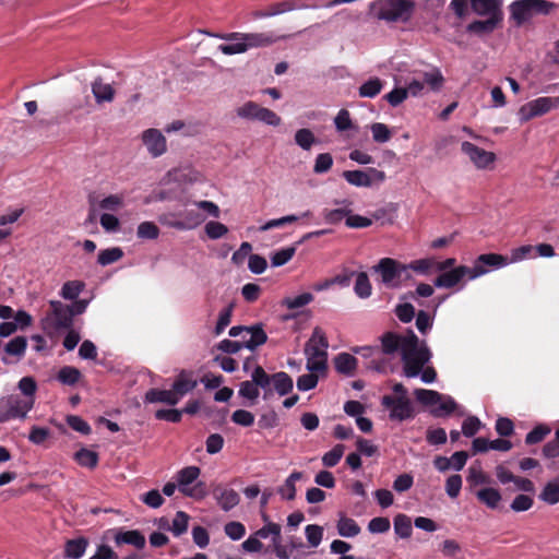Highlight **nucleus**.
Instances as JSON below:
<instances>
[{
	"mask_svg": "<svg viewBox=\"0 0 559 559\" xmlns=\"http://www.w3.org/2000/svg\"><path fill=\"white\" fill-rule=\"evenodd\" d=\"M223 40H242L246 51L252 48L269 47L276 43L280 37H276L273 33H225L217 35Z\"/></svg>",
	"mask_w": 559,
	"mask_h": 559,
	"instance_id": "0eeeda50",
	"label": "nucleus"
},
{
	"mask_svg": "<svg viewBox=\"0 0 559 559\" xmlns=\"http://www.w3.org/2000/svg\"><path fill=\"white\" fill-rule=\"evenodd\" d=\"M383 88V81L379 78H371L362 83L358 88L360 97L373 98L381 93Z\"/></svg>",
	"mask_w": 559,
	"mask_h": 559,
	"instance_id": "f704fd0d",
	"label": "nucleus"
},
{
	"mask_svg": "<svg viewBox=\"0 0 559 559\" xmlns=\"http://www.w3.org/2000/svg\"><path fill=\"white\" fill-rule=\"evenodd\" d=\"M281 525L274 522H267L263 527L259 528L254 535L259 538L272 537L273 545L275 547L281 546Z\"/></svg>",
	"mask_w": 559,
	"mask_h": 559,
	"instance_id": "c9c22d12",
	"label": "nucleus"
},
{
	"mask_svg": "<svg viewBox=\"0 0 559 559\" xmlns=\"http://www.w3.org/2000/svg\"><path fill=\"white\" fill-rule=\"evenodd\" d=\"M461 150L469 157L477 168H486L496 159V155L493 153L485 151L468 141H464L462 143Z\"/></svg>",
	"mask_w": 559,
	"mask_h": 559,
	"instance_id": "2eb2a0df",
	"label": "nucleus"
},
{
	"mask_svg": "<svg viewBox=\"0 0 559 559\" xmlns=\"http://www.w3.org/2000/svg\"><path fill=\"white\" fill-rule=\"evenodd\" d=\"M136 236L140 239H156L159 236V228L153 222H143L138 226Z\"/></svg>",
	"mask_w": 559,
	"mask_h": 559,
	"instance_id": "3c124183",
	"label": "nucleus"
},
{
	"mask_svg": "<svg viewBox=\"0 0 559 559\" xmlns=\"http://www.w3.org/2000/svg\"><path fill=\"white\" fill-rule=\"evenodd\" d=\"M394 312L399 320L403 323L411 322L415 317V308L412 304L408 302L397 305Z\"/></svg>",
	"mask_w": 559,
	"mask_h": 559,
	"instance_id": "774afa93",
	"label": "nucleus"
},
{
	"mask_svg": "<svg viewBox=\"0 0 559 559\" xmlns=\"http://www.w3.org/2000/svg\"><path fill=\"white\" fill-rule=\"evenodd\" d=\"M269 388H272L278 395L284 396L293 391L294 382L293 378L285 371H278L273 374H269Z\"/></svg>",
	"mask_w": 559,
	"mask_h": 559,
	"instance_id": "4be33fe9",
	"label": "nucleus"
},
{
	"mask_svg": "<svg viewBox=\"0 0 559 559\" xmlns=\"http://www.w3.org/2000/svg\"><path fill=\"white\" fill-rule=\"evenodd\" d=\"M142 141L153 157L163 155L167 150L166 138L158 129H147L142 133Z\"/></svg>",
	"mask_w": 559,
	"mask_h": 559,
	"instance_id": "f3484780",
	"label": "nucleus"
},
{
	"mask_svg": "<svg viewBox=\"0 0 559 559\" xmlns=\"http://www.w3.org/2000/svg\"><path fill=\"white\" fill-rule=\"evenodd\" d=\"M333 166V157L330 153H321L316 157L313 165L314 174L328 173Z\"/></svg>",
	"mask_w": 559,
	"mask_h": 559,
	"instance_id": "bf43d9fd",
	"label": "nucleus"
},
{
	"mask_svg": "<svg viewBox=\"0 0 559 559\" xmlns=\"http://www.w3.org/2000/svg\"><path fill=\"white\" fill-rule=\"evenodd\" d=\"M114 540L117 546L128 544L138 549L144 548L146 543L145 536L138 530L118 531L114 536Z\"/></svg>",
	"mask_w": 559,
	"mask_h": 559,
	"instance_id": "393cba45",
	"label": "nucleus"
},
{
	"mask_svg": "<svg viewBox=\"0 0 559 559\" xmlns=\"http://www.w3.org/2000/svg\"><path fill=\"white\" fill-rule=\"evenodd\" d=\"M381 404L390 409V419L406 420L414 417V409L408 396L384 395Z\"/></svg>",
	"mask_w": 559,
	"mask_h": 559,
	"instance_id": "9d476101",
	"label": "nucleus"
},
{
	"mask_svg": "<svg viewBox=\"0 0 559 559\" xmlns=\"http://www.w3.org/2000/svg\"><path fill=\"white\" fill-rule=\"evenodd\" d=\"M225 534L233 540L241 539L246 534V527L242 523L231 521L225 524Z\"/></svg>",
	"mask_w": 559,
	"mask_h": 559,
	"instance_id": "0e129e2a",
	"label": "nucleus"
},
{
	"mask_svg": "<svg viewBox=\"0 0 559 559\" xmlns=\"http://www.w3.org/2000/svg\"><path fill=\"white\" fill-rule=\"evenodd\" d=\"M357 365V358L348 353H340L334 358L335 370L341 374L354 376Z\"/></svg>",
	"mask_w": 559,
	"mask_h": 559,
	"instance_id": "bb28decb",
	"label": "nucleus"
},
{
	"mask_svg": "<svg viewBox=\"0 0 559 559\" xmlns=\"http://www.w3.org/2000/svg\"><path fill=\"white\" fill-rule=\"evenodd\" d=\"M550 428L547 425H537L525 437V443L528 445L542 442L549 433Z\"/></svg>",
	"mask_w": 559,
	"mask_h": 559,
	"instance_id": "09e8293b",
	"label": "nucleus"
},
{
	"mask_svg": "<svg viewBox=\"0 0 559 559\" xmlns=\"http://www.w3.org/2000/svg\"><path fill=\"white\" fill-rule=\"evenodd\" d=\"M343 178L355 187H370L374 182H383L385 173L377 168H368L367 170H345Z\"/></svg>",
	"mask_w": 559,
	"mask_h": 559,
	"instance_id": "9b49d317",
	"label": "nucleus"
},
{
	"mask_svg": "<svg viewBox=\"0 0 559 559\" xmlns=\"http://www.w3.org/2000/svg\"><path fill=\"white\" fill-rule=\"evenodd\" d=\"M414 395L423 405H436L443 399L442 394L439 392L427 389H416Z\"/></svg>",
	"mask_w": 559,
	"mask_h": 559,
	"instance_id": "37998d69",
	"label": "nucleus"
},
{
	"mask_svg": "<svg viewBox=\"0 0 559 559\" xmlns=\"http://www.w3.org/2000/svg\"><path fill=\"white\" fill-rule=\"evenodd\" d=\"M213 497L221 509L226 512L240 502V496L236 490L223 487L222 485H217L213 489Z\"/></svg>",
	"mask_w": 559,
	"mask_h": 559,
	"instance_id": "aec40b11",
	"label": "nucleus"
},
{
	"mask_svg": "<svg viewBox=\"0 0 559 559\" xmlns=\"http://www.w3.org/2000/svg\"><path fill=\"white\" fill-rule=\"evenodd\" d=\"M345 445L344 444H336L334 448L322 456V464L325 467H334L342 459L344 454Z\"/></svg>",
	"mask_w": 559,
	"mask_h": 559,
	"instance_id": "8fccbe9b",
	"label": "nucleus"
},
{
	"mask_svg": "<svg viewBox=\"0 0 559 559\" xmlns=\"http://www.w3.org/2000/svg\"><path fill=\"white\" fill-rule=\"evenodd\" d=\"M477 499L490 509H496L501 501V493L498 489L487 487L476 492Z\"/></svg>",
	"mask_w": 559,
	"mask_h": 559,
	"instance_id": "72a5a7b5",
	"label": "nucleus"
},
{
	"mask_svg": "<svg viewBox=\"0 0 559 559\" xmlns=\"http://www.w3.org/2000/svg\"><path fill=\"white\" fill-rule=\"evenodd\" d=\"M354 290L360 298H368L371 295L372 287L367 273L360 272L357 274Z\"/></svg>",
	"mask_w": 559,
	"mask_h": 559,
	"instance_id": "de8ad7c7",
	"label": "nucleus"
},
{
	"mask_svg": "<svg viewBox=\"0 0 559 559\" xmlns=\"http://www.w3.org/2000/svg\"><path fill=\"white\" fill-rule=\"evenodd\" d=\"M557 7L548 0H515L509 5L510 17L522 26L535 15H548Z\"/></svg>",
	"mask_w": 559,
	"mask_h": 559,
	"instance_id": "7ed1b4c3",
	"label": "nucleus"
},
{
	"mask_svg": "<svg viewBox=\"0 0 559 559\" xmlns=\"http://www.w3.org/2000/svg\"><path fill=\"white\" fill-rule=\"evenodd\" d=\"M91 87L97 104L111 103L115 99V88L110 84L104 83L102 78L95 79Z\"/></svg>",
	"mask_w": 559,
	"mask_h": 559,
	"instance_id": "a878e982",
	"label": "nucleus"
},
{
	"mask_svg": "<svg viewBox=\"0 0 559 559\" xmlns=\"http://www.w3.org/2000/svg\"><path fill=\"white\" fill-rule=\"evenodd\" d=\"M295 252H296L295 247L283 248L278 251L274 252L271 255L272 266L277 267V266H282V265L286 264L288 261H290L293 259V257L295 255Z\"/></svg>",
	"mask_w": 559,
	"mask_h": 559,
	"instance_id": "864d4df0",
	"label": "nucleus"
},
{
	"mask_svg": "<svg viewBox=\"0 0 559 559\" xmlns=\"http://www.w3.org/2000/svg\"><path fill=\"white\" fill-rule=\"evenodd\" d=\"M66 420L70 428L82 435H90L92 431L90 424L80 416L69 415Z\"/></svg>",
	"mask_w": 559,
	"mask_h": 559,
	"instance_id": "680f3d73",
	"label": "nucleus"
},
{
	"mask_svg": "<svg viewBox=\"0 0 559 559\" xmlns=\"http://www.w3.org/2000/svg\"><path fill=\"white\" fill-rule=\"evenodd\" d=\"M295 143L305 151H309L317 139L310 129L302 128L295 133Z\"/></svg>",
	"mask_w": 559,
	"mask_h": 559,
	"instance_id": "49530a36",
	"label": "nucleus"
},
{
	"mask_svg": "<svg viewBox=\"0 0 559 559\" xmlns=\"http://www.w3.org/2000/svg\"><path fill=\"white\" fill-rule=\"evenodd\" d=\"M559 106L558 97H538L524 105L518 111L520 121L527 122L536 117H540Z\"/></svg>",
	"mask_w": 559,
	"mask_h": 559,
	"instance_id": "6e6552de",
	"label": "nucleus"
},
{
	"mask_svg": "<svg viewBox=\"0 0 559 559\" xmlns=\"http://www.w3.org/2000/svg\"><path fill=\"white\" fill-rule=\"evenodd\" d=\"M189 520L190 516L186 512L178 511L175 515V519L173 520V525L170 527L173 534L178 537L186 533L188 530Z\"/></svg>",
	"mask_w": 559,
	"mask_h": 559,
	"instance_id": "603ef678",
	"label": "nucleus"
},
{
	"mask_svg": "<svg viewBox=\"0 0 559 559\" xmlns=\"http://www.w3.org/2000/svg\"><path fill=\"white\" fill-rule=\"evenodd\" d=\"M81 377V371L72 366H64L57 373V380L64 385L76 384Z\"/></svg>",
	"mask_w": 559,
	"mask_h": 559,
	"instance_id": "4c0bfd02",
	"label": "nucleus"
},
{
	"mask_svg": "<svg viewBox=\"0 0 559 559\" xmlns=\"http://www.w3.org/2000/svg\"><path fill=\"white\" fill-rule=\"evenodd\" d=\"M27 349V340L25 336H16L4 345L5 355L2 357L4 365H11L13 360L10 357H14L15 361L21 360Z\"/></svg>",
	"mask_w": 559,
	"mask_h": 559,
	"instance_id": "412c9836",
	"label": "nucleus"
},
{
	"mask_svg": "<svg viewBox=\"0 0 559 559\" xmlns=\"http://www.w3.org/2000/svg\"><path fill=\"white\" fill-rule=\"evenodd\" d=\"M46 321L55 330H68L73 326V312L69 305L59 300H50Z\"/></svg>",
	"mask_w": 559,
	"mask_h": 559,
	"instance_id": "1a4fd4ad",
	"label": "nucleus"
},
{
	"mask_svg": "<svg viewBox=\"0 0 559 559\" xmlns=\"http://www.w3.org/2000/svg\"><path fill=\"white\" fill-rule=\"evenodd\" d=\"M353 352L361 355L364 358H370V361L367 365L368 369L376 371L384 370V360L381 358L380 348L378 346L354 347Z\"/></svg>",
	"mask_w": 559,
	"mask_h": 559,
	"instance_id": "5701e85b",
	"label": "nucleus"
},
{
	"mask_svg": "<svg viewBox=\"0 0 559 559\" xmlns=\"http://www.w3.org/2000/svg\"><path fill=\"white\" fill-rule=\"evenodd\" d=\"M34 405L31 399H23L20 394H9L0 399V424L11 420H24Z\"/></svg>",
	"mask_w": 559,
	"mask_h": 559,
	"instance_id": "20e7f679",
	"label": "nucleus"
},
{
	"mask_svg": "<svg viewBox=\"0 0 559 559\" xmlns=\"http://www.w3.org/2000/svg\"><path fill=\"white\" fill-rule=\"evenodd\" d=\"M313 300V295L311 293H302L294 298L286 297L282 300V305L288 309H297L301 308Z\"/></svg>",
	"mask_w": 559,
	"mask_h": 559,
	"instance_id": "5fc2aeb1",
	"label": "nucleus"
},
{
	"mask_svg": "<svg viewBox=\"0 0 559 559\" xmlns=\"http://www.w3.org/2000/svg\"><path fill=\"white\" fill-rule=\"evenodd\" d=\"M88 540L85 537L69 539L64 544L63 557L67 559H80L83 557Z\"/></svg>",
	"mask_w": 559,
	"mask_h": 559,
	"instance_id": "cd10ccee",
	"label": "nucleus"
},
{
	"mask_svg": "<svg viewBox=\"0 0 559 559\" xmlns=\"http://www.w3.org/2000/svg\"><path fill=\"white\" fill-rule=\"evenodd\" d=\"M205 233L211 239H219L228 233V228L223 223L211 221L205 225Z\"/></svg>",
	"mask_w": 559,
	"mask_h": 559,
	"instance_id": "69168bd1",
	"label": "nucleus"
},
{
	"mask_svg": "<svg viewBox=\"0 0 559 559\" xmlns=\"http://www.w3.org/2000/svg\"><path fill=\"white\" fill-rule=\"evenodd\" d=\"M337 131L343 132L354 128L350 114L347 109H341L334 119Z\"/></svg>",
	"mask_w": 559,
	"mask_h": 559,
	"instance_id": "338daca9",
	"label": "nucleus"
},
{
	"mask_svg": "<svg viewBox=\"0 0 559 559\" xmlns=\"http://www.w3.org/2000/svg\"><path fill=\"white\" fill-rule=\"evenodd\" d=\"M234 305L229 304L226 308H224L218 316V320L216 322V326L214 329V334L219 335L224 332V330L229 325L231 321Z\"/></svg>",
	"mask_w": 559,
	"mask_h": 559,
	"instance_id": "4d7b16f0",
	"label": "nucleus"
},
{
	"mask_svg": "<svg viewBox=\"0 0 559 559\" xmlns=\"http://www.w3.org/2000/svg\"><path fill=\"white\" fill-rule=\"evenodd\" d=\"M311 216H312V212L308 210V211L304 212L299 216L295 215V214H290V215L283 216L281 218L270 219L264 225H262L260 227V230L261 231H267V230L273 229V228L283 227L286 224L295 223L299 218L311 217Z\"/></svg>",
	"mask_w": 559,
	"mask_h": 559,
	"instance_id": "2f4dec72",
	"label": "nucleus"
},
{
	"mask_svg": "<svg viewBox=\"0 0 559 559\" xmlns=\"http://www.w3.org/2000/svg\"><path fill=\"white\" fill-rule=\"evenodd\" d=\"M374 270L380 273L383 284L388 287H399L403 276L409 277L408 266L391 258L381 259Z\"/></svg>",
	"mask_w": 559,
	"mask_h": 559,
	"instance_id": "423d86ee",
	"label": "nucleus"
},
{
	"mask_svg": "<svg viewBox=\"0 0 559 559\" xmlns=\"http://www.w3.org/2000/svg\"><path fill=\"white\" fill-rule=\"evenodd\" d=\"M84 287L85 284L82 281H68L63 284L60 296L67 300H75Z\"/></svg>",
	"mask_w": 559,
	"mask_h": 559,
	"instance_id": "a19ab883",
	"label": "nucleus"
},
{
	"mask_svg": "<svg viewBox=\"0 0 559 559\" xmlns=\"http://www.w3.org/2000/svg\"><path fill=\"white\" fill-rule=\"evenodd\" d=\"M350 213L352 209L348 207H340L334 210L325 209L323 211V217L328 224L335 225L342 222L343 218H347L348 214Z\"/></svg>",
	"mask_w": 559,
	"mask_h": 559,
	"instance_id": "6e6d98bb",
	"label": "nucleus"
},
{
	"mask_svg": "<svg viewBox=\"0 0 559 559\" xmlns=\"http://www.w3.org/2000/svg\"><path fill=\"white\" fill-rule=\"evenodd\" d=\"M509 263V259L506 255L499 253H484L477 257L474 266L471 267L472 275L471 280H475L488 272L486 266L489 267H502Z\"/></svg>",
	"mask_w": 559,
	"mask_h": 559,
	"instance_id": "ddd939ff",
	"label": "nucleus"
},
{
	"mask_svg": "<svg viewBox=\"0 0 559 559\" xmlns=\"http://www.w3.org/2000/svg\"><path fill=\"white\" fill-rule=\"evenodd\" d=\"M415 9L413 0H378L372 2L371 12L378 20L386 22L407 21Z\"/></svg>",
	"mask_w": 559,
	"mask_h": 559,
	"instance_id": "f03ea898",
	"label": "nucleus"
},
{
	"mask_svg": "<svg viewBox=\"0 0 559 559\" xmlns=\"http://www.w3.org/2000/svg\"><path fill=\"white\" fill-rule=\"evenodd\" d=\"M146 403H165L170 406L178 404L173 390L150 389L144 396Z\"/></svg>",
	"mask_w": 559,
	"mask_h": 559,
	"instance_id": "c85d7f7f",
	"label": "nucleus"
},
{
	"mask_svg": "<svg viewBox=\"0 0 559 559\" xmlns=\"http://www.w3.org/2000/svg\"><path fill=\"white\" fill-rule=\"evenodd\" d=\"M337 532L343 537H355L360 533V526L353 519L342 516L337 522Z\"/></svg>",
	"mask_w": 559,
	"mask_h": 559,
	"instance_id": "ea45409f",
	"label": "nucleus"
},
{
	"mask_svg": "<svg viewBox=\"0 0 559 559\" xmlns=\"http://www.w3.org/2000/svg\"><path fill=\"white\" fill-rule=\"evenodd\" d=\"M408 338V330L404 335H400L395 332H385L381 335L380 342L381 346L380 354L384 355H394L396 353H401L403 355V350L405 348V341Z\"/></svg>",
	"mask_w": 559,
	"mask_h": 559,
	"instance_id": "dca6fc26",
	"label": "nucleus"
},
{
	"mask_svg": "<svg viewBox=\"0 0 559 559\" xmlns=\"http://www.w3.org/2000/svg\"><path fill=\"white\" fill-rule=\"evenodd\" d=\"M19 390L22 392L23 399H31L32 404H35V394L37 391V383L33 377H23L17 383Z\"/></svg>",
	"mask_w": 559,
	"mask_h": 559,
	"instance_id": "a18cd8bd",
	"label": "nucleus"
},
{
	"mask_svg": "<svg viewBox=\"0 0 559 559\" xmlns=\"http://www.w3.org/2000/svg\"><path fill=\"white\" fill-rule=\"evenodd\" d=\"M431 352L425 341H419L413 330L408 329V338L402 355L403 373L407 378H416L430 361Z\"/></svg>",
	"mask_w": 559,
	"mask_h": 559,
	"instance_id": "f257e3e1",
	"label": "nucleus"
},
{
	"mask_svg": "<svg viewBox=\"0 0 559 559\" xmlns=\"http://www.w3.org/2000/svg\"><path fill=\"white\" fill-rule=\"evenodd\" d=\"M329 342L324 331L316 326L312 335L305 345L307 358L328 359Z\"/></svg>",
	"mask_w": 559,
	"mask_h": 559,
	"instance_id": "f8f14e48",
	"label": "nucleus"
},
{
	"mask_svg": "<svg viewBox=\"0 0 559 559\" xmlns=\"http://www.w3.org/2000/svg\"><path fill=\"white\" fill-rule=\"evenodd\" d=\"M370 129L372 132L373 141L377 143H385L392 136V133H391L389 127L384 123L376 122V123L371 124Z\"/></svg>",
	"mask_w": 559,
	"mask_h": 559,
	"instance_id": "13d9d810",
	"label": "nucleus"
},
{
	"mask_svg": "<svg viewBox=\"0 0 559 559\" xmlns=\"http://www.w3.org/2000/svg\"><path fill=\"white\" fill-rule=\"evenodd\" d=\"M472 271L469 266L460 265L450 271L442 272L439 274L433 284L438 288H452L456 286L464 277L471 280Z\"/></svg>",
	"mask_w": 559,
	"mask_h": 559,
	"instance_id": "4468645a",
	"label": "nucleus"
},
{
	"mask_svg": "<svg viewBox=\"0 0 559 559\" xmlns=\"http://www.w3.org/2000/svg\"><path fill=\"white\" fill-rule=\"evenodd\" d=\"M473 11L481 16L502 13L500 0H471Z\"/></svg>",
	"mask_w": 559,
	"mask_h": 559,
	"instance_id": "c756f323",
	"label": "nucleus"
},
{
	"mask_svg": "<svg viewBox=\"0 0 559 559\" xmlns=\"http://www.w3.org/2000/svg\"><path fill=\"white\" fill-rule=\"evenodd\" d=\"M302 473L294 471L285 480L284 485L278 487L277 492L283 499L294 500L296 497V481L302 478Z\"/></svg>",
	"mask_w": 559,
	"mask_h": 559,
	"instance_id": "7c9ffc66",
	"label": "nucleus"
},
{
	"mask_svg": "<svg viewBox=\"0 0 559 559\" xmlns=\"http://www.w3.org/2000/svg\"><path fill=\"white\" fill-rule=\"evenodd\" d=\"M394 531L401 538H409L413 532L409 516L400 513L394 518Z\"/></svg>",
	"mask_w": 559,
	"mask_h": 559,
	"instance_id": "79ce46f5",
	"label": "nucleus"
},
{
	"mask_svg": "<svg viewBox=\"0 0 559 559\" xmlns=\"http://www.w3.org/2000/svg\"><path fill=\"white\" fill-rule=\"evenodd\" d=\"M487 20H476L467 25V32L485 35L492 33L502 22L503 13L487 14Z\"/></svg>",
	"mask_w": 559,
	"mask_h": 559,
	"instance_id": "6ab92c4d",
	"label": "nucleus"
},
{
	"mask_svg": "<svg viewBox=\"0 0 559 559\" xmlns=\"http://www.w3.org/2000/svg\"><path fill=\"white\" fill-rule=\"evenodd\" d=\"M193 372L189 370H181L173 383L171 390L178 402L189 392L193 391L198 381L193 379Z\"/></svg>",
	"mask_w": 559,
	"mask_h": 559,
	"instance_id": "a211bd4d",
	"label": "nucleus"
},
{
	"mask_svg": "<svg viewBox=\"0 0 559 559\" xmlns=\"http://www.w3.org/2000/svg\"><path fill=\"white\" fill-rule=\"evenodd\" d=\"M306 537L311 547H318L322 540L323 528L316 524H309L305 528Z\"/></svg>",
	"mask_w": 559,
	"mask_h": 559,
	"instance_id": "e2e57ef3",
	"label": "nucleus"
},
{
	"mask_svg": "<svg viewBox=\"0 0 559 559\" xmlns=\"http://www.w3.org/2000/svg\"><path fill=\"white\" fill-rule=\"evenodd\" d=\"M269 373L260 365L255 366L251 373V380L240 383L238 394L241 397L250 401H255L259 397L260 391L263 390V399L269 400L273 395L272 388H269Z\"/></svg>",
	"mask_w": 559,
	"mask_h": 559,
	"instance_id": "39448f33",
	"label": "nucleus"
},
{
	"mask_svg": "<svg viewBox=\"0 0 559 559\" xmlns=\"http://www.w3.org/2000/svg\"><path fill=\"white\" fill-rule=\"evenodd\" d=\"M74 459L79 465L88 468H95L98 464V454L95 451L82 448L74 454Z\"/></svg>",
	"mask_w": 559,
	"mask_h": 559,
	"instance_id": "58836bf2",
	"label": "nucleus"
},
{
	"mask_svg": "<svg viewBox=\"0 0 559 559\" xmlns=\"http://www.w3.org/2000/svg\"><path fill=\"white\" fill-rule=\"evenodd\" d=\"M539 499L550 506L559 502V476L545 485L539 493Z\"/></svg>",
	"mask_w": 559,
	"mask_h": 559,
	"instance_id": "473e14b6",
	"label": "nucleus"
},
{
	"mask_svg": "<svg viewBox=\"0 0 559 559\" xmlns=\"http://www.w3.org/2000/svg\"><path fill=\"white\" fill-rule=\"evenodd\" d=\"M266 341L267 335L261 323L247 328L246 335L243 336V344L246 348L254 350L257 347L265 344Z\"/></svg>",
	"mask_w": 559,
	"mask_h": 559,
	"instance_id": "b1692460",
	"label": "nucleus"
},
{
	"mask_svg": "<svg viewBox=\"0 0 559 559\" xmlns=\"http://www.w3.org/2000/svg\"><path fill=\"white\" fill-rule=\"evenodd\" d=\"M201 474V469L198 466H187L181 468L177 473V483L179 490L181 488H188L187 486L194 483Z\"/></svg>",
	"mask_w": 559,
	"mask_h": 559,
	"instance_id": "e433bc0d",
	"label": "nucleus"
},
{
	"mask_svg": "<svg viewBox=\"0 0 559 559\" xmlns=\"http://www.w3.org/2000/svg\"><path fill=\"white\" fill-rule=\"evenodd\" d=\"M123 257V251L119 247L108 248L100 250L98 253L97 262L103 265H109L119 261Z\"/></svg>",
	"mask_w": 559,
	"mask_h": 559,
	"instance_id": "c03bdc74",
	"label": "nucleus"
},
{
	"mask_svg": "<svg viewBox=\"0 0 559 559\" xmlns=\"http://www.w3.org/2000/svg\"><path fill=\"white\" fill-rule=\"evenodd\" d=\"M262 107L254 102H247L237 109V115L241 118L255 119L260 116Z\"/></svg>",
	"mask_w": 559,
	"mask_h": 559,
	"instance_id": "052dcab7",
	"label": "nucleus"
}]
</instances>
